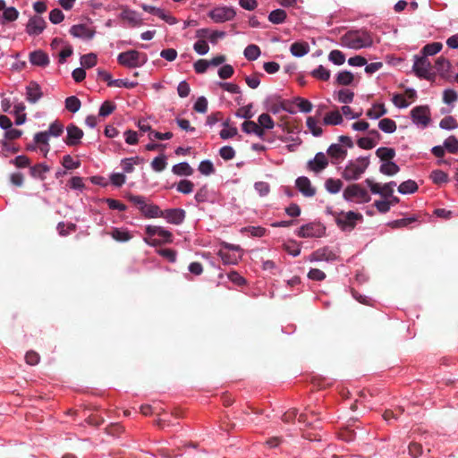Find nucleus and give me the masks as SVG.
Instances as JSON below:
<instances>
[{"label":"nucleus","instance_id":"53","mask_svg":"<svg viewBox=\"0 0 458 458\" xmlns=\"http://www.w3.org/2000/svg\"><path fill=\"white\" fill-rule=\"evenodd\" d=\"M199 171L204 175H210L215 173V168L211 161H201L199 165Z\"/></svg>","mask_w":458,"mask_h":458},{"label":"nucleus","instance_id":"46","mask_svg":"<svg viewBox=\"0 0 458 458\" xmlns=\"http://www.w3.org/2000/svg\"><path fill=\"white\" fill-rule=\"evenodd\" d=\"M258 122H259V124L263 129L269 130V129H273L275 126V123H274L273 119L271 118V116L268 114H266V113L261 114L259 116Z\"/></svg>","mask_w":458,"mask_h":458},{"label":"nucleus","instance_id":"40","mask_svg":"<svg viewBox=\"0 0 458 458\" xmlns=\"http://www.w3.org/2000/svg\"><path fill=\"white\" fill-rule=\"evenodd\" d=\"M81 100L75 96L68 97L65 99V108L72 113L78 112L81 108Z\"/></svg>","mask_w":458,"mask_h":458},{"label":"nucleus","instance_id":"56","mask_svg":"<svg viewBox=\"0 0 458 458\" xmlns=\"http://www.w3.org/2000/svg\"><path fill=\"white\" fill-rule=\"evenodd\" d=\"M354 98V93L349 89H341L338 92V100L341 103H352Z\"/></svg>","mask_w":458,"mask_h":458},{"label":"nucleus","instance_id":"41","mask_svg":"<svg viewBox=\"0 0 458 458\" xmlns=\"http://www.w3.org/2000/svg\"><path fill=\"white\" fill-rule=\"evenodd\" d=\"M353 74L348 71L340 72L336 76V82L339 85L348 86L353 81Z\"/></svg>","mask_w":458,"mask_h":458},{"label":"nucleus","instance_id":"63","mask_svg":"<svg viewBox=\"0 0 458 458\" xmlns=\"http://www.w3.org/2000/svg\"><path fill=\"white\" fill-rule=\"evenodd\" d=\"M358 146L363 149H371L376 146L373 138L363 137L360 138L357 141Z\"/></svg>","mask_w":458,"mask_h":458},{"label":"nucleus","instance_id":"4","mask_svg":"<svg viewBox=\"0 0 458 458\" xmlns=\"http://www.w3.org/2000/svg\"><path fill=\"white\" fill-rule=\"evenodd\" d=\"M363 218L360 213L353 211L341 212L335 216V223L342 230H352L356 225V221H361Z\"/></svg>","mask_w":458,"mask_h":458},{"label":"nucleus","instance_id":"8","mask_svg":"<svg viewBox=\"0 0 458 458\" xmlns=\"http://www.w3.org/2000/svg\"><path fill=\"white\" fill-rule=\"evenodd\" d=\"M412 122L427 127L430 123V110L428 106H419L411 111Z\"/></svg>","mask_w":458,"mask_h":458},{"label":"nucleus","instance_id":"64","mask_svg":"<svg viewBox=\"0 0 458 458\" xmlns=\"http://www.w3.org/2000/svg\"><path fill=\"white\" fill-rule=\"evenodd\" d=\"M233 67L230 64H225L218 70V75L221 79H229L233 75Z\"/></svg>","mask_w":458,"mask_h":458},{"label":"nucleus","instance_id":"55","mask_svg":"<svg viewBox=\"0 0 458 458\" xmlns=\"http://www.w3.org/2000/svg\"><path fill=\"white\" fill-rule=\"evenodd\" d=\"M64 131V125L58 122L55 121L53 123L50 124L49 129L47 132H48V136H60Z\"/></svg>","mask_w":458,"mask_h":458},{"label":"nucleus","instance_id":"24","mask_svg":"<svg viewBox=\"0 0 458 458\" xmlns=\"http://www.w3.org/2000/svg\"><path fill=\"white\" fill-rule=\"evenodd\" d=\"M142 215L148 218H157L162 216V210L157 205L146 203L145 208L141 211Z\"/></svg>","mask_w":458,"mask_h":458},{"label":"nucleus","instance_id":"20","mask_svg":"<svg viewBox=\"0 0 458 458\" xmlns=\"http://www.w3.org/2000/svg\"><path fill=\"white\" fill-rule=\"evenodd\" d=\"M157 236H159L160 239L148 240L147 238H145V242L148 244L152 245V246L160 245L161 243H164V242H173L172 233L168 230H165L163 227H160Z\"/></svg>","mask_w":458,"mask_h":458},{"label":"nucleus","instance_id":"38","mask_svg":"<svg viewBox=\"0 0 458 458\" xmlns=\"http://www.w3.org/2000/svg\"><path fill=\"white\" fill-rule=\"evenodd\" d=\"M378 127L384 132L393 133L396 130V123L394 120L390 118H384L379 121Z\"/></svg>","mask_w":458,"mask_h":458},{"label":"nucleus","instance_id":"22","mask_svg":"<svg viewBox=\"0 0 458 458\" xmlns=\"http://www.w3.org/2000/svg\"><path fill=\"white\" fill-rule=\"evenodd\" d=\"M50 168L46 164H37L30 168V174L34 178L45 180V174L49 172Z\"/></svg>","mask_w":458,"mask_h":458},{"label":"nucleus","instance_id":"21","mask_svg":"<svg viewBox=\"0 0 458 458\" xmlns=\"http://www.w3.org/2000/svg\"><path fill=\"white\" fill-rule=\"evenodd\" d=\"M343 123V114L339 110L331 111L326 114L323 119L325 125H338Z\"/></svg>","mask_w":458,"mask_h":458},{"label":"nucleus","instance_id":"42","mask_svg":"<svg viewBox=\"0 0 458 458\" xmlns=\"http://www.w3.org/2000/svg\"><path fill=\"white\" fill-rule=\"evenodd\" d=\"M444 147L449 153H458V139L454 135L449 136L444 141Z\"/></svg>","mask_w":458,"mask_h":458},{"label":"nucleus","instance_id":"17","mask_svg":"<svg viewBox=\"0 0 458 458\" xmlns=\"http://www.w3.org/2000/svg\"><path fill=\"white\" fill-rule=\"evenodd\" d=\"M43 93L40 86L36 81H30L26 87V99L32 104L38 102Z\"/></svg>","mask_w":458,"mask_h":458},{"label":"nucleus","instance_id":"9","mask_svg":"<svg viewBox=\"0 0 458 458\" xmlns=\"http://www.w3.org/2000/svg\"><path fill=\"white\" fill-rule=\"evenodd\" d=\"M67 136L64 140V142L68 146H77L81 143V140L83 137V131L80 129L77 125L73 123H70L66 127Z\"/></svg>","mask_w":458,"mask_h":458},{"label":"nucleus","instance_id":"1","mask_svg":"<svg viewBox=\"0 0 458 458\" xmlns=\"http://www.w3.org/2000/svg\"><path fill=\"white\" fill-rule=\"evenodd\" d=\"M342 43L349 48L360 49L370 47L373 43V39L369 32L355 30L349 31L343 36Z\"/></svg>","mask_w":458,"mask_h":458},{"label":"nucleus","instance_id":"45","mask_svg":"<svg viewBox=\"0 0 458 458\" xmlns=\"http://www.w3.org/2000/svg\"><path fill=\"white\" fill-rule=\"evenodd\" d=\"M430 179L436 184H441L444 182H447L448 174L442 170H434L430 174Z\"/></svg>","mask_w":458,"mask_h":458},{"label":"nucleus","instance_id":"29","mask_svg":"<svg viewBox=\"0 0 458 458\" xmlns=\"http://www.w3.org/2000/svg\"><path fill=\"white\" fill-rule=\"evenodd\" d=\"M19 17V12L14 7H6L3 12L1 23L14 21Z\"/></svg>","mask_w":458,"mask_h":458},{"label":"nucleus","instance_id":"33","mask_svg":"<svg viewBox=\"0 0 458 458\" xmlns=\"http://www.w3.org/2000/svg\"><path fill=\"white\" fill-rule=\"evenodd\" d=\"M173 173L177 175H191L193 174V169L191 167V165L186 163L182 162L177 165H174L173 166Z\"/></svg>","mask_w":458,"mask_h":458},{"label":"nucleus","instance_id":"2","mask_svg":"<svg viewBox=\"0 0 458 458\" xmlns=\"http://www.w3.org/2000/svg\"><path fill=\"white\" fill-rule=\"evenodd\" d=\"M369 165V157H360L346 165L342 173V177L346 181H356L361 177Z\"/></svg>","mask_w":458,"mask_h":458},{"label":"nucleus","instance_id":"3","mask_svg":"<svg viewBox=\"0 0 458 458\" xmlns=\"http://www.w3.org/2000/svg\"><path fill=\"white\" fill-rule=\"evenodd\" d=\"M117 61L121 65L128 68H136L141 66L147 62L145 54L136 50H129L119 54Z\"/></svg>","mask_w":458,"mask_h":458},{"label":"nucleus","instance_id":"25","mask_svg":"<svg viewBox=\"0 0 458 458\" xmlns=\"http://www.w3.org/2000/svg\"><path fill=\"white\" fill-rule=\"evenodd\" d=\"M376 155L384 163L390 162L395 157V150L392 148L381 147L377 149Z\"/></svg>","mask_w":458,"mask_h":458},{"label":"nucleus","instance_id":"47","mask_svg":"<svg viewBox=\"0 0 458 458\" xmlns=\"http://www.w3.org/2000/svg\"><path fill=\"white\" fill-rule=\"evenodd\" d=\"M439 126L442 129L453 130L458 127V123L453 116H445L440 121Z\"/></svg>","mask_w":458,"mask_h":458},{"label":"nucleus","instance_id":"37","mask_svg":"<svg viewBox=\"0 0 458 458\" xmlns=\"http://www.w3.org/2000/svg\"><path fill=\"white\" fill-rule=\"evenodd\" d=\"M380 173L386 175H394L400 171V167L394 162L383 163L379 167Z\"/></svg>","mask_w":458,"mask_h":458},{"label":"nucleus","instance_id":"52","mask_svg":"<svg viewBox=\"0 0 458 458\" xmlns=\"http://www.w3.org/2000/svg\"><path fill=\"white\" fill-rule=\"evenodd\" d=\"M62 165L64 168L68 170H72L79 168L81 165V162L79 160L75 161L70 155H65L63 157Z\"/></svg>","mask_w":458,"mask_h":458},{"label":"nucleus","instance_id":"54","mask_svg":"<svg viewBox=\"0 0 458 458\" xmlns=\"http://www.w3.org/2000/svg\"><path fill=\"white\" fill-rule=\"evenodd\" d=\"M128 199L136 206L140 212L145 208V205L147 203L145 197L140 195H129Z\"/></svg>","mask_w":458,"mask_h":458},{"label":"nucleus","instance_id":"7","mask_svg":"<svg viewBox=\"0 0 458 458\" xmlns=\"http://www.w3.org/2000/svg\"><path fill=\"white\" fill-rule=\"evenodd\" d=\"M236 15V12L233 7L219 6L211 10L208 16L217 23L232 21Z\"/></svg>","mask_w":458,"mask_h":458},{"label":"nucleus","instance_id":"16","mask_svg":"<svg viewBox=\"0 0 458 458\" xmlns=\"http://www.w3.org/2000/svg\"><path fill=\"white\" fill-rule=\"evenodd\" d=\"M327 155L332 158V163L337 164L347 156V150L340 144H331L327 148Z\"/></svg>","mask_w":458,"mask_h":458},{"label":"nucleus","instance_id":"19","mask_svg":"<svg viewBox=\"0 0 458 458\" xmlns=\"http://www.w3.org/2000/svg\"><path fill=\"white\" fill-rule=\"evenodd\" d=\"M30 62L37 66L45 67L49 64V57L42 50H36L30 54Z\"/></svg>","mask_w":458,"mask_h":458},{"label":"nucleus","instance_id":"12","mask_svg":"<svg viewBox=\"0 0 458 458\" xmlns=\"http://www.w3.org/2000/svg\"><path fill=\"white\" fill-rule=\"evenodd\" d=\"M337 259V255L328 247L318 249L312 252L310 260L314 261H334Z\"/></svg>","mask_w":458,"mask_h":458},{"label":"nucleus","instance_id":"23","mask_svg":"<svg viewBox=\"0 0 458 458\" xmlns=\"http://www.w3.org/2000/svg\"><path fill=\"white\" fill-rule=\"evenodd\" d=\"M290 51L293 55L301 57L310 51V47L306 42H294L291 45Z\"/></svg>","mask_w":458,"mask_h":458},{"label":"nucleus","instance_id":"26","mask_svg":"<svg viewBox=\"0 0 458 458\" xmlns=\"http://www.w3.org/2000/svg\"><path fill=\"white\" fill-rule=\"evenodd\" d=\"M219 257L223 260L224 264L226 265H235L238 263L241 259V254L230 253L225 250H220L218 252Z\"/></svg>","mask_w":458,"mask_h":458},{"label":"nucleus","instance_id":"50","mask_svg":"<svg viewBox=\"0 0 458 458\" xmlns=\"http://www.w3.org/2000/svg\"><path fill=\"white\" fill-rule=\"evenodd\" d=\"M116 106L111 101H105L99 108V115L106 117L115 110Z\"/></svg>","mask_w":458,"mask_h":458},{"label":"nucleus","instance_id":"59","mask_svg":"<svg viewBox=\"0 0 458 458\" xmlns=\"http://www.w3.org/2000/svg\"><path fill=\"white\" fill-rule=\"evenodd\" d=\"M193 109L198 112L204 114L208 110V100L205 97H199L194 104Z\"/></svg>","mask_w":458,"mask_h":458},{"label":"nucleus","instance_id":"11","mask_svg":"<svg viewBox=\"0 0 458 458\" xmlns=\"http://www.w3.org/2000/svg\"><path fill=\"white\" fill-rule=\"evenodd\" d=\"M328 165V160L323 152L316 154L312 160H310L307 164L308 168L314 173H320Z\"/></svg>","mask_w":458,"mask_h":458},{"label":"nucleus","instance_id":"15","mask_svg":"<svg viewBox=\"0 0 458 458\" xmlns=\"http://www.w3.org/2000/svg\"><path fill=\"white\" fill-rule=\"evenodd\" d=\"M70 33L75 38L91 39L95 35V30L85 24H77L71 27Z\"/></svg>","mask_w":458,"mask_h":458},{"label":"nucleus","instance_id":"32","mask_svg":"<svg viewBox=\"0 0 458 458\" xmlns=\"http://www.w3.org/2000/svg\"><path fill=\"white\" fill-rule=\"evenodd\" d=\"M418 191V185L413 180H407L398 186V191L402 194L414 193Z\"/></svg>","mask_w":458,"mask_h":458},{"label":"nucleus","instance_id":"48","mask_svg":"<svg viewBox=\"0 0 458 458\" xmlns=\"http://www.w3.org/2000/svg\"><path fill=\"white\" fill-rule=\"evenodd\" d=\"M81 64L85 68H91L97 64V55L93 53L84 55L81 57Z\"/></svg>","mask_w":458,"mask_h":458},{"label":"nucleus","instance_id":"5","mask_svg":"<svg viewBox=\"0 0 458 458\" xmlns=\"http://www.w3.org/2000/svg\"><path fill=\"white\" fill-rule=\"evenodd\" d=\"M414 58L415 60L412 70L415 74L420 78L429 80L431 75H433V66L431 65L428 57L422 55L421 56L415 55Z\"/></svg>","mask_w":458,"mask_h":458},{"label":"nucleus","instance_id":"6","mask_svg":"<svg viewBox=\"0 0 458 458\" xmlns=\"http://www.w3.org/2000/svg\"><path fill=\"white\" fill-rule=\"evenodd\" d=\"M344 199L352 200L354 198L360 199V202L367 203L370 201V196L368 191L361 188L360 184H351L344 191Z\"/></svg>","mask_w":458,"mask_h":458},{"label":"nucleus","instance_id":"58","mask_svg":"<svg viewBox=\"0 0 458 458\" xmlns=\"http://www.w3.org/2000/svg\"><path fill=\"white\" fill-rule=\"evenodd\" d=\"M409 454L413 458H418L421 455L423 448L422 445L417 442L410 443L408 446Z\"/></svg>","mask_w":458,"mask_h":458},{"label":"nucleus","instance_id":"18","mask_svg":"<svg viewBox=\"0 0 458 458\" xmlns=\"http://www.w3.org/2000/svg\"><path fill=\"white\" fill-rule=\"evenodd\" d=\"M296 187L305 197H313L316 194V189L312 187L308 177L301 176L297 178Z\"/></svg>","mask_w":458,"mask_h":458},{"label":"nucleus","instance_id":"10","mask_svg":"<svg viewBox=\"0 0 458 458\" xmlns=\"http://www.w3.org/2000/svg\"><path fill=\"white\" fill-rule=\"evenodd\" d=\"M185 211L182 208H169L165 210H162V216L168 223L174 225H181L185 218Z\"/></svg>","mask_w":458,"mask_h":458},{"label":"nucleus","instance_id":"36","mask_svg":"<svg viewBox=\"0 0 458 458\" xmlns=\"http://www.w3.org/2000/svg\"><path fill=\"white\" fill-rule=\"evenodd\" d=\"M260 53V48L257 45L250 44L244 49L243 54L245 58L249 61H254L259 58Z\"/></svg>","mask_w":458,"mask_h":458},{"label":"nucleus","instance_id":"49","mask_svg":"<svg viewBox=\"0 0 458 458\" xmlns=\"http://www.w3.org/2000/svg\"><path fill=\"white\" fill-rule=\"evenodd\" d=\"M328 59L336 65H341L345 62V55L340 50H332L329 53Z\"/></svg>","mask_w":458,"mask_h":458},{"label":"nucleus","instance_id":"39","mask_svg":"<svg viewBox=\"0 0 458 458\" xmlns=\"http://www.w3.org/2000/svg\"><path fill=\"white\" fill-rule=\"evenodd\" d=\"M449 68H450L449 61L443 56H439L436 60L435 65L433 66V69H435L437 72H438L442 75H444L445 72H447Z\"/></svg>","mask_w":458,"mask_h":458},{"label":"nucleus","instance_id":"44","mask_svg":"<svg viewBox=\"0 0 458 458\" xmlns=\"http://www.w3.org/2000/svg\"><path fill=\"white\" fill-rule=\"evenodd\" d=\"M311 75L316 79L327 81L330 78V71L323 65H319L317 69L311 72Z\"/></svg>","mask_w":458,"mask_h":458},{"label":"nucleus","instance_id":"28","mask_svg":"<svg viewBox=\"0 0 458 458\" xmlns=\"http://www.w3.org/2000/svg\"><path fill=\"white\" fill-rule=\"evenodd\" d=\"M387 110L384 104H375L373 106L367 111V116L370 119H377L386 114Z\"/></svg>","mask_w":458,"mask_h":458},{"label":"nucleus","instance_id":"61","mask_svg":"<svg viewBox=\"0 0 458 458\" xmlns=\"http://www.w3.org/2000/svg\"><path fill=\"white\" fill-rule=\"evenodd\" d=\"M219 155L224 160H231L235 156L234 149L230 146L222 147L219 150Z\"/></svg>","mask_w":458,"mask_h":458},{"label":"nucleus","instance_id":"30","mask_svg":"<svg viewBox=\"0 0 458 458\" xmlns=\"http://www.w3.org/2000/svg\"><path fill=\"white\" fill-rule=\"evenodd\" d=\"M443 47L442 43L440 42H433L430 44H427L421 49V54L427 57L429 55H434L441 51Z\"/></svg>","mask_w":458,"mask_h":458},{"label":"nucleus","instance_id":"14","mask_svg":"<svg viewBox=\"0 0 458 458\" xmlns=\"http://www.w3.org/2000/svg\"><path fill=\"white\" fill-rule=\"evenodd\" d=\"M297 234L301 238L320 237L322 229L319 225L310 223L302 225Z\"/></svg>","mask_w":458,"mask_h":458},{"label":"nucleus","instance_id":"43","mask_svg":"<svg viewBox=\"0 0 458 458\" xmlns=\"http://www.w3.org/2000/svg\"><path fill=\"white\" fill-rule=\"evenodd\" d=\"M194 183L190 180H181L176 186V190L183 194H190L192 192Z\"/></svg>","mask_w":458,"mask_h":458},{"label":"nucleus","instance_id":"27","mask_svg":"<svg viewBox=\"0 0 458 458\" xmlns=\"http://www.w3.org/2000/svg\"><path fill=\"white\" fill-rule=\"evenodd\" d=\"M109 234L112 236L113 239L121 242H128L132 238L129 231L123 230L120 228H113Z\"/></svg>","mask_w":458,"mask_h":458},{"label":"nucleus","instance_id":"34","mask_svg":"<svg viewBox=\"0 0 458 458\" xmlns=\"http://www.w3.org/2000/svg\"><path fill=\"white\" fill-rule=\"evenodd\" d=\"M325 187L328 192L335 194L342 189L343 182L340 179L328 178L325 182Z\"/></svg>","mask_w":458,"mask_h":458},{"label":"nucleus","instance_id":"51","mask_svg":"<svg viewBox=\"0 0 458 458\" xmlns=\"http://www.w3.org/2000/svg\"><path fill=\"white\" fill-rule=\"evenodd\" d=\"M294 102L296 103L300 110L303 113H310L312 110L313 106L311 102L309 101L308 99L297 97L294 99Z\"/></svg>","mask_w":458,"mask_h":458},{"label":"nucleus","instance_id":"35","mask_svg":"<svg viewBox=\"0 0 458 458\" xmlns=\"http://www.w3.org/2000/svg\"><path fill=\"white\" fill-rule=\"evenodd\" d=\"M318 123L317 118L313 116H309L306 121L307 127L315 137H319L323 133V130L318 125Z\"/></svg>","mask_w":458,"mask_h":458},{"label":"nucleus","instance_id":"60","mask_svg":"<svg viewBox=\"0 0 458 458\" xmlns=\"http://www.w3.org/2000/svg\"><path fill=\"white\" fill-rule=\"evenodd\" d=\"M193 49L199 55H206L209 51V47L205 39H199L194 44Z\"/></svg>","mask_w":458,"mask_h":458},{"label":"nucleus","instance_id":"62","mask_svg":"<svg viewBox=\"0 0 458 458\" xmlns=\"http://www.w3.org/2000/svg\"><path fill=\"white\" fill-rule=\"evenodd\" d=\"M12 164L16 165L18 168H24L30 165V160L27 156H18L14 159L10 161Z\"/></svg>","mask_w":458,"mask_h":458},{"label":"nucleus","instance_id":"31","mask_svg":"<svg viewBox=\"0 0 458 458\" xmlns=\"http://www.w3.org/2000/svg\"><path fill=\"white\" fill-rule=\"evenodd\" d=\"M287 17V14L283 9H276L272 11L268 15V21L274 24L283 23Z\"/></svg>","mask_w":458,"mask_h":458},{"label":"nucleus","instance_id":"57","mask_svg":"<svg viewBox=\"0 0 458 458\" xmlns=\"http://www.w3.org/2000/svg\"><path fill=\"white\" fill-rule=\"evenodd\" d=\"M166 162L165 156H159L153 159L151 162L152 168L157 172H161L165 168Z\"/></svg>","mask_w":458,"mask_h":458},{"label":"nucleus","instance_id":"13","mask_svg":"<svg viewBox=\"0 0 458 458\" xmlns=\"http://www.w3.org/2000/svg\"><path fill=\"white\" fill-rule=\"evenodd\" d=\"M46 27V21L40 16H34L29 20L26 31L29 35H39Z\"/></svg>","mask_w":458,"mask_h":458}]
</instances>
